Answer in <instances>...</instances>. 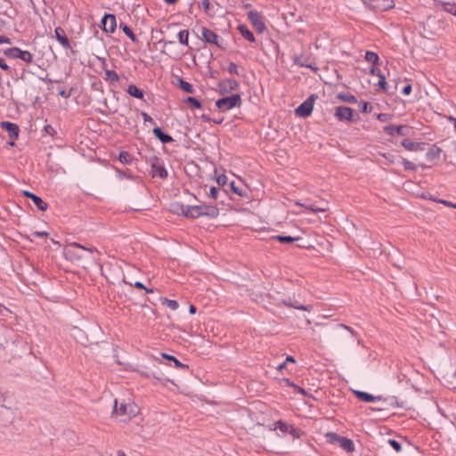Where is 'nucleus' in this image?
<instances>
[{"label": "nucleus", "instance_id": "1", "mask_svg": "<svg viewBox=\"0 0 456 456\" xmlns=\"http://www.w3.org/2000/svg\"><path fill=\"white\" fill-rule=\"evenodd\" d=\"M84 252H88L90 254H99V251L96 248L86 247L77 242H69L64 247L63 249V255L65 258L72 262L83 259L85 257Z\"/></svg>", "mask_w": 456, "mask_h": 456}, {"label": "nucleus", "instance_id": "2", "mask_svg": "<svg viewBox=\"0 0 456 456\" xmlns=\"http://www.w3.org/2000/svg\"><path fill=\"white\" fill-rule=\"evenodd\" d=\"M219 216V208L212 205H193L187 208V218L196 219L201 216L216 218Z\"/></svg>", "mask_w": 456, "mask_h": 456}, {"label": "nucleus", "instance_id": "3", "mask_svg": "<svg viewBox=\"0 0 456 456\" xmlns=\"http://www.w3.org/2000/svg\"><path fill=\"white\" fill-rule=\"evenodd\" d=\"M138 413L139 408L135 403H121L118 405V401L115 400L112 415L124 417L125 419H122L123 421H126V419H131L132 418L135 417Z\"/></svg>", "mask_w": 456, "mask_h": 456}, {"label": "nucleus", "instance_id": "4", "mask_svg": "<svg viewBox=\"0 0 456 456\" xmlns=\"http://www.w3.org/2000/svg\"><path fill=\"white\" fill-rule=\"evenodd\" d=\"M242 103L240 94H233L230 96L223 97L216 101V106L223 112L240 107Z\"/></svg>", "mask_w": 456, "mask_h": 456}, {"label": "nucleus", "instance_id": "5", "mask_svg": "<svg viewBox=\"0 0 456 456\" xmlns=\"http://www.w3.org/2000/svg\"><path fill=\"white\" fill-rule=\"evenodd\" d=\"M5 56L11 59H20L27 63H32L34 60L33 54L26 50H21L19 47H11L4 51Z\"/></svg>", "mask_w": 456, "mask_h": 456}, {"label": "nucleus", "instance_id": "6", "mask_svg": "<svg viewBox=\"0 0 456 456\" xmlns=\"http://www.w3.org/2000/svg\"><path fill=\"white\" fill-rule=\"evenodd\" d=\"M316 99L317 95H309L297 108H296V115L301 118L309 117L313 112L314 105Z\"/></svg>", "mask_w": 456, "mask_h": 456}, {"label": "nucleus", "instance_id": "7", "mask_svg": "<svg viewBox=\"0 0 456 456\" xmlns=\"http://www.w3.org/2000/svg\"><path fill=\"white\" fill-rule=\"evenodd\" d=\"M369 9L376 12H386L395 7L394 0H362Z\"/></svg>", "mask_w": 456, "mask_h": 456}, {"label": "nucleus", "instance_id": "8", "mask_svg": "<svg viewBox=\"0 0 456 456\" xmlns=\"http://www.w3.org/2000/svg\"><path fill=\"white\" fill-rule=\"evenodd\" d=\"M201 39L206 43L216 45L220 49L225 48L224 39L206 27L201 28Z\"/></svg>", "mask_w": 456, "mask_h": 456}, {"label": "nucleus", "instance_id": "9", "mask_svg": "<svg viewBox=\"0 0 456 456\" xmlns=\"http://www.w3.org/2000/svg\"><path fill=\"white\" fill-rule=\"evenodd\" d=\"M247 15L248 19L249 20L251 25L256 29V31L259 34L263 33L266 27L260 12L255 10H251L248 12Z\"/></svg>", "mask_w": 456, "mask_h": 456}, {"label": "nucleus", "instance_id": "10", "mask_svg": "<svg viewBox=\"0 0 456 456\" xmlns=\"http://www.w3.org/2000/svg\"><path fill=\"white\" fill-rule=\"evenodd\" d=\"M151 175L153 177H159L160 179H166L168 176V172L166 169L163 161L159 159L158 157H155L153 160L151 161Z\"/></svg>", "mask_w": 456, "mask_h": 456}, {"label": "nucleus", "instance_id": "11", "mask_svg": "<svg viewBox=\"0 0 456 456\" xmlns=\"http://www.w3.org/2000/svg\"><path fill=\"white\" fill-rule=\"evenodd\" d=\"M218 90L221 94H228L233 91H236L240 84L234 78H226L219 81Z\"/></svg>", "mask_w": 456, "mask_h": 456}, {"label": "nucleus", "instance_id": "12", "mask_svg": "<svg viewBox=\"0 0 456 456\" xmlns=\"http://www.w3.org/2000/svg\"><path fill=\"white\" fill-rule=\"evenodd\" d=\"M334 116L338 121L351 122L354 120V110L347 106L337 107L335 110Z\"/></svg>", "mask_w": 456, "mask_h": 456}, {"label": "nucleus", "instance_id": "13", "mask_svg": "<svg viewBox=\"0 0 456 456\" xmlns=\"http://www.w3.org/2000/svg\"><path fill=\"white\" fill-rule=\"evenodd\" d=\"M411 128L408 126H395V125H388L383 127V131L386 134L389 136L395 135H403L406 136L409 134Z\"/></svg>", "mask_w": 456, "mask_h": 456}, {"label": "nucleus", "instance_id": "14", "mask_svg": "<svg viewBox=\"0 0 456 456\" xmlns=\"http://www.w3.org/2000/svg\"><path fill=\"white\" fill-rule=\"evenodd\" d=\"M0 127L8 133L10 138L13 140L18 138L20 128L17 124L10 121H1Z\"/></svg>", "mask_w": 456, "mask_h": 456}, {"label": "nucleus", "instance_id": "15", "mask_svg": "<svg viewBox=\"0 0 456 456\" xmlns=\"http://www.w3.org/2000/svg\"><path fill=\"white\" fill-rule=\"evenodd\" d=\"M102 29L106 32L113 33L117 27L116 16L114 14H105L102 19Z\"/></svg>", "mask_w": 456, "mask_h": 456}, {"label": "nucleus", "instance_id": "16", "mask_svg": "<svg viewBox=\"0 0 456 456\" xmlns=\"http://www.w3.org/2000/svg\"><path fill=\"white\" fill-rule=\"evenodd\" d=\"M23 195L30 199L39 210L45 211L47 209V203L45 200H43L42 198L36 195L35 193L30 192L28 191H24Z\"/></svg>", "mask_w": 456, "mask_h": 456}, {"label": "nucleus", "instance_id": "17", "mask_svg": "<svg viewBox=\"0 0 456 456\" xmlns=\"http://www.w3.org/2000/svg\"><path fill=\"white\" fill-rule=\"evenodd\" d=\"M401 145L410 151H422L425 150L424 142H412L409 139H404L401 142Z\"/></svg>", "mask_w": 456, "mask_h": 456}, {"label": "nucleus", "instance_id": "18", "mask_svg": "<svg viewBox=\"0 0 456 456\" xmlns=\"http://www.w3.org/2000/svg\"><path fill=\"white\" fill-rule=\"evenodd\" d=\"M54 34L57 41L62 47L66 49L70 47L69 41L65 34V31L61 28H55Z\"/></svg>", "mask_w": 456, "mask_h": 456}, {"label": "nucleus", "instance_id": "19", "mask_svg": "<svg viewBox=\"0 0 456 456\" xmlns=\"http://www.w3.org/2000/svg\"><path fill=\"white\" fill-rule=\"evenodd\" d=\"M354 394L357 399L366 403H373L381 400V396H374L364 391L355 390Z\"/></svg>", "mask_w": 456, "mask_h": 456}, {"label": "nucleus", "instance_id": "20", "mask_svg": "<svg viewBox=\"0 0 456 456\" xmlns=\"http://www.w3.org/2000/svg\"><path fill=\"white\" fill-rule=\"evenodd\" d=\"M371 73L374 74V75H377L378 77H380V79H379V83L378 85L379 86V87L387 92V93H390V94H393L394 91L391 90V86H388V84L387 83L386 81V77L385 75L381 72L380 69H371Z\"/></svg>", "mask_w": 456, "mask_h": 456}, {"label": "nucleus", "instance_id": "21", "mask_svg": "<svg viewBox=\"0 0 456 456\" xmlns=\"http://www.w3.org/2000/svg\"><path fill=\"white\" fill-rule=\"evenodd\" d=\"M281 382L286 384L288 387H292L296 394H299V395H303L304 397L311 396V395L305 389H304L303 387L295 384L289 379L284 378V379H281Z\"/></svg>", "mask_w": 456, "mask_h": 456}, {"label": "nucleus", "instance_id": "22", "mask_svg": "<svg viewBox=\"0 0 456 456\" xmlns=\"http://www.w3.org/2000/svg\"><path fill=\"white\" fill-rule=\"evenodd\" d=\"M152 132L153 134L164 144L172 142L174 141L171 135L164 133L163 130L159 126H155Z\"/></svg>", "mask_w": 456, "mask_h": 456}, {"label": "nucleus", "instance_id": "23", "mask_svg": "<svg viewBox=\"0 0 456 456\" xmlns=\"http://www.w3.org/2000/svg\"><path fill=\"white\" fill-rule=\"evenodd\" d=\"M284 304L287 306L297 309V310H302V311H305V312H311L313 310L312 305H305L299 303L297 300L292 301L289 299V301H285Z\"/></svg>", "mask_w": 456, "mask_h": 456}, {"label": "nucleus", "instance_id": "24", "mask_svg": "<svg viewBox=\"0 0 456 456\" xmlns=\"http://www.w3.org/2000/svg\"><path fill=\"white\" fill-rule=\"evenodd\" d=\"M339 446L346 452L352 453L354 452L355 447L352 439L342 436L339 441Z\"/></svg>", "mask_w": 456, "mask_h": 456}, {"label": "nucleus", "instance_id": "25", "mask_svg": "<svg viewBox=\"0 0 456 456\" xmlns=\"http://www.w3.org/2000/svg\"><path fill=\"white\" fill-rule=\"evenodd\" d=\"M238 30L240 31V35L248 41L251 43L256 42V38L254 34L248 29V28L244 24H240L238 26Z\"/></svg>", "mask_w": 456, "mask_h": 456}, {"label": "nucleus", "instance_id": "26", "mask_svg": "<svg viewBox=\"0 0 456 456\" xmlns=\"http://www.w3.org/2000/svg\"><path fill=\"white\" fill-rule=\"evenodd\" d=\"M441 152V148L436 145H432L427 151L426 158L428 161H433L440 157Z\"/></svg>", "mask_w": 456, "mask_h": 456}, {"label": "nucleus", "instance_id": "27", "mask_svg": "<svg viewBox=\"0 0 456 456\" xmlns=\"http://www.w3.org/2000/svg\"><path fill=\"white\" fill-rule=\"evenodd\" d=\"M162 357L165 358V359H167L169 361H172V362H174L175 364V367L178 370H189L190 367L189 365L187 364H184L183 362H181L177 358H175L174 355H171V354H167L166 353H162Z\"/></svg>", "mask_w": 456, "mask_h": 456}, {"label": "nucleus", "instance_id": "28", "mask_svg": "<svg viewBox=\"0 0 456 456\" xmlns=\"http://www.w3.org/2000/svg\"><path fill=\"white\" fill-rule=\"evenodd\" d=\"M126 92L129 95H131L136 99H139V100L143 99V96H144L143 91L141 90L140 88H138L135 85H133V84L129 85L127 86Z\"/></svg>", "mask_w": 456, "mask_h": 456}, {"label": "nucleus", "instance_id": "29", "mask_svg": "<svg viewBox=\"0 0 456 456\" xmlns=\"http://www.w3.org/2000/svg\"><path fill=\"white\" fill-rule=\"evenodd\" d=\"M171 208L175 214L182 215L186 217L187 208H190V205H183V203L175 202L171 205Z\"/></svg>", "mask_w": 456, "mask_h": 456}, {"label": "nucleus", "instance_id": "30", "mask_svg": "<svg viewBox=\"0 0 456 456\" xmlns=\"http://www.w3.org/2000/svg\"><path fill=\"white\" fill-rule=\"evenodd\" d=\"M337 98L342 102H348V103L354 104V103L357 102L356 97L349 93H345V92L338 93L337 94Z\"/></svg>", "mask_w": 456, "mask_h": 456}, {"label": "nucleus", "instance_id": "31", "mask_svg": "<svg viewBox=\"0 0 456 456\" xmlns=\"http://www.w3.org/2000/svg\"><path fill=\"white\" fill-rule=\"evenodd\" d=\"M119 28L122 29V31L134 42L138 43V38L133 32V30L125 23H120Z\"/></svg>", "mask_w": 456, "mask_h": 456}, {"label": "nucleus", "instance_id": "32", "mask_svg": "<svg viewBox=\"0 0 456 456\" xmlns=\"http://www.w3.org/2000/svg\"><path fill=\"white\" fill-rule=\"evenodd\" d=\"M160 302L163 305H167L169 309L175 311L179 307V304L176 300L168 299L167 297H160Z\"/></svg>", "mask_w": 456, "mask_h": 456}, {"label": "nucleus", "instance_id": "33", "mask_svg": "<svg viewBox=\"0 0 456 456\" xmlns=\"http://www.w3.org/2000/svg\"><path fill=\"white\" fill-rule=\"evenodd\" d=\"M273 240H278L281 243H292L298 240L299 237H292L289 235H276L273 237Z\"/></svg>", "mask_w": 456, "mask_h": 456}, {"label": "nucleus", "instance_id": "34", "mask_svg": "<svg viewBox=\"0 0 456 456\" xmlns=\"http://www.w3.org/2000/svg\"><path fill=\"white\" fill-rule=\"evenodd\" d=\"M177 38L180 44L188 46L189 45V30H180L177 34Z\"/></svg>", "mask_w": 456, "mask_h": 456}, {"label": "nucleus", "instance_id": "35", "mask_svg": "<svg viewBox=\"0 0 456 456\" xmlns=\"http://www.w3.org/2000/svg\"><path fill=\"white\" fill-rule=\"evenodd\" d=\"M105 80L110 81L111 83L118 82L119 80V76L115 70L107 69L105 71Z\"/></svg>", "mask_w": 456, "mask_h": 456}, {"label": "nucleus", "instance_id": "36", "mask_svg": "<svg viewBox=\"0 0 456 456\" xmlns=\"http://www.w3.org/2000/svg\"><path fill=\"white\" fill-rule=\"evenodd\" d=\"M337 327L338 328H342V329L347 330L353 338L357 339L358 345H361L362 340L359 338L360 337L359 334L354 330H353L350 326H347L346 324L340 323V324H338Z\"/></svg>", "mask_w": 456, "mask_h": 456}, {"label": "nucleus", "instance_id": "37", "mask_svg": "<svg viewBox=\"0 0 456 456\" xmlns=\"http://www.w3.org/2000/svg\"><path fill=\"white\" fill-rule=\"evenodd\" d=\"M118 160L123 164H131L133 158L128 151H122L118 155Z\"/></svg>", "mask_w": 456, "mask_h": 456}, {"label": "nucleus", "instance_id": "38", "mask_svg": "<svg viewBox=\"0 0 456 456\" xmlns=\"http://www.w3.org/2000/svg\"><path fill=\"white\" fill-rule=\"evenodd\" d=\"M115 171L117 173V176L118 178L119 179H128V180H132V181H135L138 179L137 176H134L131 174H126V172L122 171L121 169L118 168V167H115Z\"/></svg>", "mask_w": 456, "mask_h": 456}, {"label": "nucleus", "instance_id": "39", "mask_svg": "<svg viewBox=\"0 0 456 456\" xmlns=\"http://www.w3.org/2000/svg\"><path fill=\"white\" fill-rule=\"evenodd\" d=\"M179 86L182 90H183L186 93H189V94L194 93V88H193L192 85L182 78L179 81Z\"/></svg>", "mask_w": 456, "mask_h": 456}, {"label": "nucleus", "instance_id": "40", "mask_svg": "<svg viewBox=\"0 0 456 456\" xmlns=\"http://www.w3.org/2000/svg\"><path fill=\"white\" fill-rule=\"evenodd\" d=\"M365 60L368 62L375 64V63H378V61L379 60V55L376 53L370 52V51H367L366 53H365Z\"/></svg>", "mask_w": 456, "mask_h": 456}, {"label": "nucleus", "instance_id": "41", "mask_svg": "<svg viewBox=\"0 0 456 456\" xmlns=\"http://www.w3.org/2000/svg\"><path fill=\"white\" fill-rule=\"evenodd\" d=\"M275 427H274V429H279L281 432L282 433H288L289 432V428L290 427L289 424H287L286 422L282 421V420H278L274 423Z\"/></svg>", "mask_w": 456, "mask_h": 456}, {"label": "nucleus", "instance_id": "42", "mask_svg": "<svg viewBox=\"0 0 456 456\" xmlns=\"http://www.w3.org/2000/svg\"><path fill=\"white\" fill-rule=\"evenodd\" d=\"M185 102L190 103L191 106L194 109H201L202 108L201 102L198 99H196L195 97H192V96H188L185 99Z\"/></svg>", "mask_w": 456, "mask_h": 456}, {"label": "nucleus", "instance_id": "43", "mask_svg": "<svg viewBox=\"0 0 456 456\" xmlns=\"http://www.w3.org/2000/svg\"><path fill=\"white\" fill-rule=\"evenodd\" d=\"M326 438H327L328 442L334 444V443H339L342 436H340L339 435H338L335 432H328L326 434Z\"/></svg>", "mask_w": 456, "mask_h": 456}, {"label": "nucleus", "instance_id": "44", "mask_svg": "<svg viewBox=\"0 0 456 456\" xmlns=\"http://www.w3.org/2000/svg\"><path fill=\"white\" fill-rule=\"evenodd\" d=\"M444 11L456 16V4L455 3H444Z\"/></svg>", "mask_w": 456, "mask_h": 456}, {"label": "nucleus", "instance_id": "45", "mask_svg": "<svg viewBox=\"0 0 456 456\" xmlns=\"http://www.w3.org/2000/svg\"><path fill=\"white\" fill-rule=\"evenodd\" d=\"M230 187H231V190L232 191V192L239 196L243 197V196H246V194H247L246 190L236 186L234 181L231 182Z\"/></svg>", "mask_w": 456, "mask_h": 456}, {"label": "nucleus", "instance_id": "46", "mask_svg": "<svg viewBox=\"0 0 456 456\" xmlns=\"http://www.w3.org/2000/svg\"><path fill=\"white\" fill-rule=\"evenodd\" d=\"M125 283L128 284L127 281H124ZM129 285L135 287L136 289H144L147 293H153L154 289L151 288H147L144 286V284L141 281H135L134 284L129 283Z\"/></svg>", "mask_w": 456, "mask_h": 456}, {"label": "nucleus", "instance_id": "47", "mask_svg": "<svg viewBox=\"0 0 456 456\" xmlns=\"http://www.w3.org/2000/svg\"><path fill=\"white\" fill-rule=\"evenodd\" d=\"M288 433L290 436H292L293 438H295V439H299L301 437V435H302V431L299 428H295L293 425H290Z\"/></svg>", "mask_w": 456, "mask_h": 456}, {"label": "nucleus", "instance_id": "48", "mask_svg": "<svg viewBox=\"0 0 456 456\" xmlns=\"http://www.w3.org/2000/svg\"><path fill=\"white\" fill-rule=\"evenodd\" d=\"M402 163L406 171H416L417 170V166L413 162H411L406 159H403Z\"/></svg>", "mask_w": 456, "mask_h": 456}, {"label": "nucleus", "instance_id": "49", "mask_svg": "<svg viewBox=\"0 0 456 456\" xmlns=\"http://www.w3.org/2000/svg\"><path fill=\"white\" fill-rule=\"evenodd\" d=\"M226 70L228 73L232 75H240L238 66L234 62H230L228 67L226 68Z\"/></svg>", "mask_w": 456, "mask_h": 456}, {"label": "nucleus", "instance_id": "50", "mask_svg": "<svg viewBox=\"0 0 456 456\" xmlns=\"http://www.w3.org/2000/svg\"><path fill=\"white\" fill-rule=\"evenodd\" d=\"M359 107L362 113H370L372 110L371 106L368 102H361L359 103Z\"/></svg>", "mask_w": 456, "mask_h": 456}, {"label": "nucleus", "instance_id": "51", "mask_svg": "<svg viewBox=\"0 0 456 456\" xmlns=\"http://www.w3.org/2000/svg\"><path fill=\"white\" fill-rule=\"evenodd\" d=\"M388 444L396 452H400L402 451V444L395 439H389Z\"/></svg>", "mask_w": 456, "mask_h": 456}, {"label": "nucleus", "instance_id": "52", "mask_svg": "<svg viewBox=\"0 0 456 456\" xmlns=\"http://www.w3.org/2000/svg\"><path fill=\"white\" fill-rule=\"evenodd\" d=\"M220 193V190L215 186L210 187L208 196L213 200H217Z\"/></svg>", "mask_w": 456, "mask_h": 456}, {"label": "nucleus", "instance_id": "53", "mask_svg": "<svg viewBox=\"0 0 456 456\" xmlns=\"http://www.w3.org/2000/svg\"><path fill=\"white\" fill-rule=\"evenodd\" d=\"M440 204H443L446 207L456 208V202L449 201L447 200H433Z\"/></svg>", "mask_w": 456, "mask_h": 456}, {"label": "nucleus", "instance_id": "54", "mask_svg": "<svg viewBox=\"0 0 456 456\" xmlns=\"http://www.w3.org/2000/svg\"><path fill=\"white\" fill-rule=\"evenodd\" d=\"M199 6L202 8L205 12L208 13L210 9V3L208 0H200Z\"/></svg>", "mask_w": 456, "mask_h": 456}, {"label": "nucleus", "instance_id": "55", "mask_svg": "<svg viewBox=\"0 0 456 456\" xmlns=\"http://www.w3.org/2000/svg\"><path fill=\"white\" fill-rule=\"evenodd\" d=\"M377 118L381 122H387L391 119V115L388 113H379Z\"/></svg>", "mask_w": 456, "mask_h": 456}, {"label": "nucleus", "instance_id": "56", "mask_svg": "<svg viewBox=\"0 0 456 456\" xmlns=\"http://www.w3.org/2000/svg\"><path fill=\"white\" fill-rule=\"evenodd\" d=\"M71 91L72 89H69V90H66V89H60L59 92H58V94L60 96H61L62 98H65V99H68L70 97L71 95Z\"/></svg>", "mask_w": 456, "mask_h": 456}, {"label": "nucleus", "instance_id": "57", "mask_svg": "<svg viewBox=\"0 0 456 456\" xmlns=\"http://www.w3.org/2000/svg\"><path fill=\"white\" fill-rule=\"evenodd\" d=\"M228 178L225 175H220L216 178V182L220 186H224L227 183Z\"/></svg>", "mask_w": 456, "mask_h": 456}, {"label": "nucleus", "instance_id": "58", "mask_svg": "<svg viewBox=\"0 0 456 456\" xmlns=\"http://www.w3.org/2000/svg\"><path fill=\"white\" fill-rule=\"evenodd\" d=\"M44 131L51 136H53L56 134V130L51 125L45 126Z\"/></svg>", "mask_w": 456, "mask_h": 456}, {"label": "nucleus", "instance_id": "59", "mask_svg": "<svg viewBox=\"0 0 456 456\" xmlns=\"http://www.w3.org/2000/svg\"><path fill=\"white\" fill-rule=\"evenodd\" d=\"M142 118H143V122L144 123H151V124H154V119L150 116L148 115L146 112H142L141 113Z\"/></svg>", "mask_w": 456, "mask_h": 456}, {"label": "nucleus", "instance_id": "60", "mask_svg": "<svg viewBox=\"0 0 456 456\" xmlns=\"http://www.w3.org/2000/svg\"><path fill=\"white\" fill-rule=\"evenodd\" d=\"M411 90H412V87H411V84H406L403 89H402V94L403 95H409L411 93Z\"/></svg>", "mask_w": 456, "mask_h": 456}, {"label": "nucleus", "instance_id": "61", "mask_svg": "<svg viewBox=\"0 0 456 456\" xmlns=\"http://www.w3.org/2000/svg\"><path fill=\"white\" fill-rule=\"evenodd\" d=\"M0 68L3 70H5V71H10L11 70V68L9 67V65H7L4 59H2V58H0Z\"/></svg>", "mask_w": 456, "mask_h": 456}, {"label": "nucleus", "instance_id": "62", "mask_svg": "<svg viewBox=\"0 0 456 456\" xmlns=\"http://www.w3.org/2000/svg\"><path fill=\"white\" fill-rule=\"evenodd\" d=\"M33 235H34L35 237H38V238H40V237H46V236H48V235H49V233H48L47 232H45V231H43V232H37H37H33Z\"/></svg>", "mask_w": 456, "mask_h": 456}, {"label": "nucleus", "instance_id": "63", "mask_svg": "<svg viewBox=\"0 0 456 456\" xmlns=\"http://www.w3.org/2000/svg\"><path fill=\"white\" fill-rule=\"evenodd\" d=\"M294 63L299 67H305V65L307 64L305 61H303L301 58H295Z\"/></svg>", "mask_w": 456, "mask_h": 456}, {"label": "nucleus", "instance_id": "64", "mask_svg": "<svg viewBox=\"0 0 456 456\" xmlns=\"http://www.w3.org/2000/svg\"><path fill=\"white\" fill-rule=\"evenodd\" d=\"M12 41L9 37H4V36H0V45H3V44H11Z\"/></svg>", "mask_w": 456, "mask_h": 456}]
</instances>
